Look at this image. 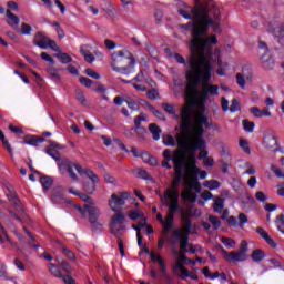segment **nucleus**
I'll return each instance as SVG.
<instances>
[{
	"instance_id": "f257e3e1",
	"label": "nucleus",
	"mask_w": 284,
	"mask_h": 284,
	"mask_svg": "<svg viewBox=\"0 0 284 284\" xmlns=\"http://www.w3.org/2000/svg\"><path fill=\"white\" fill-rule=\"evenodd\" d=\"M199 17V14L196 16ZM199 24L192 22L184 24V28L191 29L190 48L191 54L187 60L189 68L192 69L187 73V79L191 81L189 87L194 89L199 85L200 81L207 83L212 77V59L213 45L219 43V38L215 34L203 38V34H207L210 27L213 28V32L221 34V24L210 17V8L206 7L202 18H197Z\"/></svg>"
},
{
	"instance_id": "f03ea898",
	"label": "nucleus",
	"mask_w": 284,
	"mask_h": 284,
	"mask_svg": "<svg viewBox=\"0 0 284 284\" xmlns=\"http://www.w3.org/2000/svg\"><path fill=\"white\" fill-rule=\"evenodd\" d=\"M197 121L194 132L183 131L182 134L176 136L178 148L181 152L180 156H184L186 161L184 170L194 173L200 172L199 166H196V150H205L207 148V142L203 139V134H205L204 128L207 130L212 128V122L201 114H197Z\"/></svg>"
},
{
	"instance_id": "7ed1b4c3",
	"label": "nucleus",
	"mask_w": 284,
	"mask_h": 284,
	"mask_svg": "<svg viewBox=\"0 0 284 284\" xmlns=\"http://www.w3.org/2000/svg\"><path fill=\"white\" fill-rule=\"evenodd\" d=\"M60 174H65L68 172L70 179L72 181H79V176L77 173H74V170L80 174L81 176H87V179H90L91 182H84L83 190L87 192V194H94L97 192V183H99V176L94 174V171L90 169H83L78 163H74L72 161H63L59 164Z\"/></svg>"
},
{
	"instance_id": "20e7f679",
	"label": "nucleus",
	"mask_w": 284,
	"mask_h": 284,
	"mask_svg": "<svg viewBox=\"0 0 284 284\" xmlns=\"http://www.w3.org/2000/svg\"><path fill=\"white\" fill-rule=\"evenodd\" d=\"M195 103L200 111H196L192 104H184L180 111V119L182 121L180 129L182 132H194V126L199 125V114L205 116L207 121L210 119L205 115V103L201 100H195Z\"/></svg>"
},
{
	"instance_id": "39448f33",
	"label": "nucleus",
	"mask_w": 284,
	"mask_h": 284,
	"mask_svg": "<svg viewBox=\"0 0 284 284\" xmlns=\"http://www.w3.org/2000/svg\"><path fill=\"white\" fill-rule=\"evenodd\" d=\"M111 61L112 70L119 74H132L134 72V65H136L134 54L125 49L113 52L111 54Z\"/></svg>"
},
{
	"instance_id": "423d86ee",
	"label": "nucleus",
	"mask_w": 284,
	"mask_h": 284,
	"mask_svg": "<svg viewBox=\"0 0 284 284\" xmlns=\"http://www.w3.org/2000/svg\"><path fill=\"white\" fill-rule=\"evenodd\" d=\"M160 196V202L163 207H168L169 212L165 216L164 223H169L174 225V214L181 210V205L179 204V190L176 189H166L164 194L158 193Z\"/></svg>"
},
{
	"instance_id": "0eeeda50",
	"label": "nucleus",
	"mask_w": 284,
	"mask_h": 284,
	"mask_svg": "<svg viewBox=\"0 0 284 284\" xmlns=\"http://www.w3.org/2000/svg\"><path fill=\"white\" fill-rule=\"evenodd\" d=\"M109 230L113 236L118 237V246L120 250L121 256H125V247L123 246V240L119 237V234L125 230V214L121 213V211H116L115 214L112 215Z\"/></svg>"
},
{
	"instance_id": "6e6552de",
	"label": "nucleus",
	"mask_w": 284,
	"mask_h": 284,
	"mask_svg": "<svg viewBox=\"0 0 284 284\" xmlns=\"http://www.w3.org/2000/svg\"><path fill=\"white\" fill-rule=\"evenodd\" d=\"M190 72H192V68H190L189 71H186V89H185V97L186 99H196V94H199V85H201V83L204 84V89L206 91V93H209V97H219V85L217 84H210V81H212V77L210 78V80L207 82H204L203 80H200L197 85L192 89V87H190L191 80L187 79V74H190ZM212 74V71H211Z\"/></svg>"
},
{
	"instance_id": "1a4fd4ad",
	"label": "nucleus",
	"mask_w": 284,
	"mask_h": 284,
	"mask_svg": "<svg viewBox=\"0 0 284 284\" xmlns=\"http://www.w3.org/2000/svg\"><path fill=\"white\" fill-rule=\"evenodd\" d=\"M206 8L207 6L201 2H196L194 7L184 4V8L179 9L178 13L180 14V17H183V19H189L193 21L191 22L193 26H199V18H203L204 10H206Z\"/></svg>"
},
{
	"instance_id": "9d476101",
	"label": "nucleus",
	"mask_w": 284,
	"mask_h": 284,
	"mask_svg": "<svg viewBox=\"0 0 284 284\" xmlns=\"http://www.w3.org/2000/svg\"><path fill=\"white\" fill-rule=\"evenodd\" d=\"M145 121H148L145 113L142 112L139 115H136L133 120L134 128H131V130H125V136H132V131H135V134L139 139H145V134H148V129H145V126H142L141 124L143 122L145 123Z\"/></svg>"
},
{
	"instance_id": "9b49d317",
	"label": "nucleus",
	"mask_w": 284,
	"mask_h": 284,
	"mask_svg": "<svg viewBox=\"0 0 284 284\" xmlns=\"http://www.w3.org/2000/svg\"><path fill=\"white\" fill-rule=\"evenodd\" d=\"M33 44L38 45V48H41V50H48V48L53 50V52H59L61 50L54 40L49 39L41 31L36 33Z\"/></svg>"
},
{
	"instance_id": "f8f14e48",
	"label": "nucleus",
	"mask_w": 284,
	"mask_h": 284,
	"mask_svg": "<svg viewBox=\"0 0 284 284\" xmlns=\"http://www.w3.org/2000/svg\"><path fill=\"white\" fill-rule=\"evenodd\" d=\"M75 210H78L82 216L88 214L90 223H97V221H99V216H101V210L91 204H84L83 206L75 205Z\"/></svg>"
},
{
	"instance_id": "ddd939ff",
	"label": "nucleus",
	"mask_w": 284,
	"mask_h": 284,
	"mask_svg": "<svg viewBox=\"0 0 284 284\" xmlns=\"http://www.w3.org/2000/svg\"><path fill=\"white\" fill-rule=\"evenodd\" d=\"M152 263H158L160 270V276L164 278L168 284H172V277L168 274V265L165 264V260L159 253H151Z\"/></svg>"
},
{
	"instance_id": "4468645a",
	"label": "nucleus",
	"mask_w": 284,
	"mask_h": 284,
	"mask_svg": "<svg viewBox=\"0 0 284 284\" xmlns=\"http://www.w3.org/2000/svg\"><path fill=\"white\" fill-rule=\"evenodd\" d=\"M130 199V193L129 192H122L120 195H116V193H113L111 195V200L109 201V205L112 210V212H118L115 207H121L125 205V201Z\"/></svg>"
},
{
	"instance_id": "2eb2a0df",
	"label": "nucleus",
	"mask_w": 284,
	"mask_h": 284,
	"mask_svg": "<svg viewBox=\"0 0 284 284\" xmlns=\"http://www.w3.org/2000/svg\"><path fill=\"white\" fill-rule=\"evenodd\" d=\"M226 221L231 227H240L241 230L245 227V224L250 223V219H247L245 213H240L237 219L231 215Z\"/></svg>"
},
{
	"instance_id": "dca6fc26",
	"label": "nucleus",
	"mask_w": 284,
	"mask_h": 284,
	"mask_svg": "<svg viewBox=\"0 0 284 284\" xmlns=\"http://www.w3.org/2000/svg\"><path fill=\"white\" fill-rule=\"evenodd\" d=\"M7 199L13 205L14 210L19 212V214H23L26 212V206L23 205V203H21V200L19 199V195H17V192L9 190L7 193Z\"/></svg>"
},
{
	"instance_id": "f3484780",
	"label": "nucleus",
	"mask_w": 284,
	"mask_h": 284,
	"mask_svg": "<svg viewBox=\"0 0 284 284\" xmlns=\"http://www.w3.org/2000/svg\"><path fill=\"white\" fill-rule=\"evenodd\" d=\"M173 239H179L181 252H187L190 245V235H184L183 230L179 229L173 231Z\"/></svg>"
},
{
	"instance_id": "a211bd4d",
	"label": "nucleus",
	"mask_w": 284,
	"mask_h": 284,
	"mask_svg": "<svg viewBox=\"0 0 284 284\" xmlns=\"http://www.w3.org/2000/svg\"><path fill=\"white\" fill-rule=\"evenodd\" d=\"M268 32L274 37L275 41L284 48V26L280 24L277 27H270Z\"/></svg>"
},
{
	"instance_id": "6ab92c4d",
	"label": "nucleus",
	"mask_w": 284,
	"mask_h": 284,
	"mask_svg": "<svg viewBox=\"0 0 284 284\" xmlns=\"http://www.w3.org/2000/svg\"><path fill=\"white\" fill-rule=\"evenodd\" d=\"M163 156H164L165 161L173 162V168L187 162L185 160V156H183V155H179V154L172 155V151L170 149H166L163 151Z\"/></svg>"
},
{
	"instance_id": "aec40b11",
	"label": "nucleus",
	"mask_w": 284,
	"mask_h": 284,
	"mask_svg": "<svg viewBox=\"0 0 284 284\" xmlns=\"http://www.w3.org/2000/svg\"><path fill=\"white\" fill-rule=\"evenodd\" d=\"M246 258L247 254H243L240 251L227 252L226 256H224V261H226V263H243Z\"/></svg>"
},
{
	"instance_id": "412c9836",
	"label": "nucleus",
	"mask_w": 284,
	"mask_h": 284,
	"mask_svg": "<svg viewBox=\"0 0 284 284\" xmlns=\"http://www.w3.org/2000/svg\"><path fill=\"white\" fill-rule=\"evenodd\" d=\"M185 165H187V162H183L182 164H175L174 172L176 174L174 181H173V186L169 187V190H176L179 187V183L183 180V171L185 170Z\"/></svg>"
},
{
	"instance_id": "4be33fe9",
	"label": "nucleus",
	"mask_w": 284,
	"mask_h": 284,
	"mask_svg": "<svg viewBox=\"0 0 284 284\" xmlns=\"http://www.w3.org/2000/svg\"><path fill=\"white\" fill-rule=\"evenodd\" d=\"M22 145H31L32 148H39L41 143H45V138L39 135H26Z\"/></svg>"
},
{
	"instance_id": "5701e85b",
	"label": "nucleus",
	"mask_w": 284,
	"mask_h": 284,
	"mask_svg": "<svg viewBox=\"0 0 284 284\" xmlns=\"http://www.w3.org/2000/svg\"><path fill=\"white\" fill-rule=\"evenodd\" d=\"M57 148L58 150H63L64 146L57 142H50V145L47 149V154H49V156H52L54 161H61V153L58 152Z\"/></svg>"
},
{
	"instance_id": "b1692460",
	"label": "nucleus",
	"mask_w": 284,
	"mask_h": 284,
	"mask_svg": "<svg viewBox=\"0 0 284 284\" xmlns=\"http://www.w3.org/2000/svg\"><path fill=\"white\" fill-rule=\"evenodd\" d=\"M186 179L190 181V189L201 192V183L199 182V172H186Z\"/></svg>"
},
{
	"instance_id": "393cba45",
	"label": "nucleus",
	"mask_w": 284,
	"mask_h": 284,
	"mask_svg": "<svg viewBox=\"0 0 284 284\" xmlns=\"http://www.w3.org/2000/svg\"><path fill=\"white\" fill-rule=\"evenodd\" d=\"M256 233L260 234L261 237L265 241V243H267V245L273 247V250H276V247H278V244H276V242H274L272 236H270V234H267L265 232V230H263V227H257L256 229Z\"/></svg>"
},
{
	"instance_id": "a878e982",
	"label": "nucleus",
	"mask_w": 284,
	"mask_h": 284,
	"mask_svg": "<svg viewBox=\"0 0 284 284\" xmlns=\"http://www.w3.org/2000/svg\"><path fill=\"white\" fill-rule=\"evenodd\" d=\"M7 23L8 26H10V28H13V30H17V26H19L20 23V19L17 14L12 13V11H10V9L7 10Z\"/></svg>"
},
{
	"instance_id": "bb28decb",
	"label": "nucleus",
	"mask_w": 284,
	"mask_h": 284,
	"mask_svg": "<svg viewBox=\"0 0 284 284\" xmlns=\"http://www.w3.org/2000/svg\"><path fill=\"white\" fill-rule=\"evenodd\" d=\"M261 63H262V68L264 70H274V60L272 59V57H267V54H262L261 57Z\"/></svg>"
},
{
	"instance_id": "cd10ccee",
	"label": "nucleus",
	"mask_w": 284,
	"mask_h": 284,
	"mask_svg": "<svg viewBox=\"0 0 284 284\" xmlns=\"http://www.w3.org/2000/svg\"><path fill=\"white\" fill-rule=\"evenodd\" d=\"M87 48H88V45L81 47L80 54H82V57H84V61H87V63H94V61H95L94 54H92L90 52V50H88Z\"/></svg>"
},
{
	"instance_id": "c85d7f7f",
	"label": "nucleus",
	"mask_w": 284,
	"mask_h": 284,
	"mask_svg": "<svg viewBox=\"0 0 284 284\" xmlns=\"http://www.w3.org/2000/svg\"><path fill=\"white\" fill-rule=\"evenodd\" d=\"M149 132H151L153 141H159V139H161V132H163V130H161L159 125H156V123H151L149 124Z\"/></svg>"
},
{
	"instance_id": "c756f323",
	"label": "nucleus",
	"mask_w": 284,
	"mask_h": 284,
	"mask_svg": "<svg viewBox=\"0 0 284 284\" xmlns=\"http://www.w3.org/2000/svg\"><path fill=\"white\" fill-rule=\"evenodd\" d=\"M251 258L254 263H261L265 258V251L261 248L253 250Z\"/></svg>"
},
{
	"instance_id": "7c9ffc66",
	"label": "nucleus",
	"mask_w": 284,
	"mask_h": 284,
	"mask_svg": "<svg viewBox=\"0 0 284 284\" xmlns=\"http://www.w3.org/2000/svg\"><path fill=\"white\" fill-rule=\"evenodd\" d=\"M225 207V199L222 197H215L213 203V210L217 214H221L223 212V209Z\"/></svg>"
},
{
	"instance_id": "2f4dec72",
	"label": "nucleus",
	"mask_w": 284,
	"mask_h": 284,
	"mask_svg": "<svg viewBox=\"0 0 284 284\" xmlns=\"http://www.w3.org/2000/svg\"><path fill=\"white\" fill-rule=\"evenodd\" d=\"M40 183L45 192L52 187V184L54 183V180L48 175H43L40 178Z\"/></svg>"
},
{
	"instance_id": "473e14b6",
	"label": "nucleus",
	"mask_w": 284,
	"mask_h": 284,
	"mask_svg": "<svg viewBox=\"0 0 284 284\" xmlns=\"http://www.w3.org/2000/svg\"><path fill=\"white\" fill-rule=\"evenodd\" d=\"M69 193L73 194L74 196H80L81 201H83L84 203H90L92 204V197H90L88 194L85 193H81L74 189H69Z\"/></svg>"
},
{
	"instance_id": "72a5a7b5",
	"label": "nucleus",
	"mask_w": 284,
	"mask_h": 284,
	"mask_svg": "<svg viewBox=\"0 0 284 284\" xmlns=\"http://www.w3.org/2000/svg\"><path fill=\"white\" fill-rule=\"evenodd\" d=\"M54 57L57 59H59L60 63H62L64 65L68 63H72V57H70V54H68V53H63V52L55 53Z\"/></svg>"
},
{
	"instance_id": "f704fd0d",
	"label": "nucleus",
	"mask_w": 284,
	"mask_h": 284,
	"mask_svg": "<svg viewBox=\"0 0 284 284\" xmlns=\"http://www.w3.org/2000/svg\"><path fill=\"white\" fill-rule=\"evenodd\" d=\"M203 185L204 187H207V190H219V187H221V182L217 180H206Z\"/></svg>"
},
{
	"instance_id": "c9c22d12",
	"label": "nucleus",
	"mask_w": 284,
	"mask_h": 284,
	"mask_svg": "<svg viewBox=\"0 0 284 284\" xmlns=\"http://www.w3.org/2000/svg\"><path fill=\"white\" fill-rule=\"evenodd\" d=\"M148 108L156 119H159L160 121H165V114H163V112L156 110V108H154V105L150 103H148Z\"/></svg>"
},
{
	"instance_id": "e433bc0d",
	"label": "nucleus",
	"mask_w": 284,
	"mask_h": 284,
	"mask_svg": "<svg viewBox=\"0 0 284 284\" xmlns=\"http://www.w3.org/2000/svg\"><path fill=\"white\" fill-rule=\"evenodd\" d=\"M49 271L52 274V276H55V278H63V274L61 273V270L59 268V266L50 263Z\"/></svg>"
},
{
	"instance_id": "4c0bfd02",
	"label": "nucleus",
	"mask_w": 284,
	"mask_h": 284,
	"mask_svg": "<svg viewBox=\"0 0 284 284\" xmlns=\"http://www.w3.org/2000/svg\"><path fill=\"white\" fill-rule=\"evenodd\" d=\"M95 92L101 94V99H103V101H110V98L108 97V89L105 88V85L99 84L95 89Z\"/></svg>"
},
{
	"instance_id": "58836bf2",
	"label": "nucleus",
	"mask_w": 284,
	"mask_h": 284,
	"mask_svg": "<svg viewBox=\"0 0 284 284\" xmlns=\"http://www.w3.org/2000/svg\"><path fill=\"white\" fill-rule=\"evenodd\" d=\"M191 233H192V220H190V217H185L182 234L190 236Z\"/></svg>"
},
{
	"instance_id": "ea45409f",
	"label": "nucleus",
	"mask_w": 284,
	"mask_h": 284,
	"mask_svg": "<svg viewBox=\"0 0 284 284\" xmlns=\"http://www.w3.org/2000/svg\"><path fill=\"white\" fill-rule=\"evenodd\" d=\"M163 143L169 148H176V144L179 145V142H176V140H174V136L172 135L163 136Z\"/></svg>"
},
{
	"instance_id": "a19ab883",
	"label": "nucleus",
	"mask_w": 284,
	"mask_h": 284,
	"mask_svg": "<svg viewBox=\"0 0 284 284\" xmlns=\"http://www.w3.org/2000/svg\"><path fill=\"white\" fill-rule=\"evenodd\" d=\"M162 108L164 110V112H166V114H170L171 116H174L176 114V109L174 106V104H170V103H162Z\"/></svg>"
},
{
	"instance_id": "79ce46f5",
	"label": "nucleus",
	"mask_w": 284,
	"mask_h": 284,
	"mask_svg": "<svg viewBox=\"0 0 284 284\" xmlns=\"http://www.w3.org/2000/svg\"><path fill=\"white\" fill-rule=\"evenodd\" d=\"M275 224L277 226L278 232L284 234V214H280L276 216Z\"/></svg>"
},
{
	"instance_id": "37998d69",
	"label": "nucleus",
	"mask_w": 284,
	"mask_h": 284,
	"mask_svg": "<svg viewBox=\"0 0 284 284\" xmlns=\"http://www.w3.org/2000/svg\"><path fill=\"white\" fill-rule=\"evenodd\" d=\"M143 227H148V219L145 217H143L142 221L138 224L132 225V229L135 230L136 234L141 233V230H143Z\"/></svg>"
},
{
	"instance_id": "c03bdc74",
	"label": "nucleus",
	"mask_w": 284,
	"mask_h": 284,
	"mask_svg": "<svg viewBox=\"0 0 284 284\" xmlns=\"http://www.w3.org/2000/svg\"><path fill=\"white\" fill-rule=\"evenodd\" d=\"M91 230L94 234H101L103 232V224L99 221L91 223Z\"/></svg>"
},
{
	"instance_id": "a18cd8bd",
	"label": "nucleus",
	"mask_w": 284,
	"mask_h": 284,
	"mask_svg": "<svg viewBox=\"0 0 284 284\" xmlns=\"http://www.w3.org/2000/svg\"><path fill=\"white\" fill-rule=\"evenodd\" d=\"M142 160L144 163H149V165H156V159L149 153H142Z\"/></svg>"
},
{
	"instance_id": "49530a36",
	"label": "nucleus",
	"mask_w": 284,
	"mask_h": 284,
	"mask_svg": "<svg viewBox=\"0 0 284 284\" xmlns=\"http://www.w3.org/2000/svg\"><path fill=\"white\" fill-rule=\"evenodd\" d=\"M242 125L245 130V132H254V128L256 124H254V122H250V120H243L242 121Z\"/></svg>"
},
{
	"instance_id": "de8ad7c7",
	"label": "nucleus",
	"mask_w": 284,
	"mask_h": 284,
	"mask_svg": "<svg viewBox=\"0 0 284 284\" xmlns=\"http://www.w3.org/2000/svg\"><path fill=\"white\" fill-rule=\"evenodd\" d=\"M129 219H131V221H136L138 219H143V212H141L139 210H132L129 212Z\"/></svg>"
},
{
	"instance_id": "09e8293b",
	"label": "nucleus",
	"mask_w": 284,
	"mask_h": 284,
	"mask_svg": "<svg viewBox=\"0 0 284 284\" xmlns=\"http://www.w3.org/2000/svg\"><path fill=\"white\" fill-rule=\"evenodd\" d=\"M222 243H223V245H225V247H229V250L234 248V245H236V241H234L231 237H225V236L222 237Z\"/></svg>"
},
{
	"instance_id": "8fccbe9b",
	"label": "nucleus",
	"mask_w": 284,
	"mask_h": 284,
	"mask_svg": "<svg viewBox=\"0 0 284 284\" xmlns=\"http://www.w3.org/2000/svg\"><path fill=\"white\" fill-rule=\"evenodd\" d=\"M125 103L128 104V108L130 110H133L134 112H139L140 106H139V103H136V101H134L132 99H128V100H125Z\"/></svg>"
},
{
	"instance_id": "3c124183",
	"label": "nucleus",
	"mask_w": 284,
	"mask_h": 284,
	"mask_svg": "<svg viewBox=\"0 0 284 284\" xmlns=\"http://www.w3.org/2000/svg\"><path fill=\"white\" fill-rule=\"evenodd\" d=\"M240 148L243 149L245 154H252V150L250 149V143L247 140H240Z\"/></svg>"
},
{
	"instance_id": "603ef678",
	"label": "nucleus",
	"mask_w": 284,
	"mask_h": 284,
	"mask_svg": "<svg viewBox=\"0 0 284 284\" xmlns=\"http://www.w3.org/2000/svg\"><path fill=\"white\" fill-rule=\"evenodd\" d=\"M235 79H236L237 85H240V88H242V90H245L246 82H245V78L243 77V74L236 73Z\"/></svg>"
},
{
	"instance_id": "864d4df0",
	"label": "nucleus",
	"mask_w": 284,
	"mask_h": 284,
	"mask_svg": "<svg viewBox=\"0 0 284 284\" xmlns=\"http://www.w3.org/2000/svg\"><path fill=\"white\" fill-rule=\"evenodd\" d=\"M209 221L215 230H219V227H221V220H219V217L210 215Z\"/></svg>"
},
{
	"instance_id": "5fc2aeb1",
	"label": "nucleus",
	"mask_w": 284,
	"mask_h": 284,
	"mask_svg": "<svg viewBox=\"0 0 284 284\" xmlns=\"http://www.w3.org/2000/svg\"><path fill=\"white\" fill-rule=\"evenodd\" d=\"M230 112L234 113V112H239V110H241V104L239 103V99H233L231 106H230Z\"/></svg>"
},
{
	"instance_id": "6e6d98bb",
	"label": "nucleus",
	"mask_w": 284,
	"mask_h": 284,
	"mask_svg": "<svg viewBox=\"0 0 284 284\" xmlns=\"http://www.w3.org/2000/svg\"><path fill=\"white\" fill-rule=\"evenodd\" d=\"M138 176L140 179H143L144 181H152V175H150V173H148V171L141 169L139 172H138Z\"/></svg>"
},
{
	"instance_id": "4d7b16f0",
	"label": "nucleus",
	"mask_w": 284,
	"mask_h": 284,
	"mask_svg": "<svg viewBox=\"0 0 284 284\" xmlns=\"http://www.w3.org/2000/svg\"><path fill=\"white\" fill-rule=\"evenodd\" d=\"M271 172H273L275 174V176H277V179H284L283 171H281V169L274 164L271 165Z\"/></svg>"
},
{
	"instance_id": "13d9d810",
	"label": "nucleus",
	"mask_w": 284,
	"mask_h": 284,
	"mask_svg": "<svg viewBox=\"0 0 284 284\" xmlns=\"http://www.w3.org/2000/svg\"><path fill=\"white\" fill-rule=\"evenodd\" d=\"M251 114H253L256 119H261L263 118V112L261 109H258V106H252L250 109Z\"/></svg>"
},
{
	"instance_id": "bf43d9fd",
	"label": "nucleus",
	"mask_w": 284,
	"mask_h": 284,
	"mask_svg": "<svg viewBox=\"0 0 284 284\" xmlns=\"http://www.w3.org/2000/svg\"><path fill=\"white\" fill-rule=\"evenodd\" d=\"M199 94H200V99H195V101H203L207 103V99H210V95L204 88L201 90V92H199Z\"/></svg>"
},
{
	"instance_id": "052dcab7",
	"label": "nucleus",
	"mask_w": 284,
	"mask_h": 284,
	"mask_svg": "<svg viewBox=\"0 0 284 284\" xmlns=\"http://www.w3.org/2000/svg\"><path fill=\"white\" fill-rule=\"evenodd\" d=\"M10 243V237L8 236V233H6V230H3V226H0V243Z\"/></svg>"
},
{
	"instance_id": "680f3d73",
	"label": "nucleus",
	"mask_w": 284,
	"mask_h": 284,
	"mask_svg": "<svg viewBox=\"0 0 284 284\" xmlns=\"http://www.w3.org/2000/svg\"><path fill=\"white\" fill-rule=\"evenodd\" d=\"M32 27L26 22H22L21 24V34H31Z\"/></svg>"
},
{
	"instance_id": "e2e57ef3",
	"label": "nucleus",
	"mask_w": 284,
	"mask_h": 284,
	"mask_svg": "<svg viewBox=\"0 0 284 284\" xmlns=\"http://www.w3.org/2000/svg\"><path fill=\"white\" fill-rule=\"evenodd\" d=\"M183 199L185 201H190V203H196V194L187 192L183 194Z\"/></svg>"
},
{
	"instance_id": "0e129e2a",
	"label": "nucleus",
	"mask_w": 284,
	"mask_h": 284,
	"mask_svg": "<svg viewBox=\"0 0 284 284\" xmlns=\"http://www.w3.org/2000/svg\"><path fill=\"white\" fill-rule=\"evenodd\" d=\"M85 74L88 77H91V79H101V75L97 71L92 70L91 68L85 69Z\"/></svg>"
},
{
	"instance_id": "69168bd1",
	"label": "nucleus",
	"mask_w": 284,
	"mask_h": 284,
	"mask_svg": "<svg viewBox=\"0 0 284 284\" xmlns=\"http://www.w3.org/2000/svg\"><path fill=\"white\" fill-rule=\"evenodd\" d=\"M255 199L260 201V203H265V201H267V195H265L263 191H258L255 193Z\"/></svg>"
},
{
	"instance_id": "338daca9",
	"label": "nucleus",
	"mask_w": 284,
	"mask_h": 284,
	"mask_svg": "<svg viewBox=\"0 0 284 284\" xmlns=\"http://www.w3.org/2000/svg\"><path fill=\"white\" fill-rule=\"evenodd\" d=\"M80 83L84 85V88H91L92 87V80L90 78L81 77Z\"/></svg>"
},
{
	"instance_id": "774afa93",
	"label": "nucleus",
	"mask_w": 284,
	"mask_h": 284,
	"mask_svg": "<svg viewBox=\"0 0 284 284\" xmlns=\"http://www.w3.org/2000/svg\"><path fill=\"white\" fill-rule=\"evenodd\" d=\"M146 94L151 100L159 99V91L156 89L149 90Z\"/></svg>"
}]
</instances>
